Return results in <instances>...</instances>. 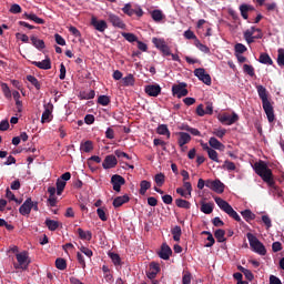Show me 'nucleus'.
I'll return each instance as SVG.
<instances>
[{
  "label": "nucleus",
  "mask_w": 284,
  "mask_h": 284,
  "mask_svg": "<svg viewBox=\"0 0 284 284\" xmlns=\"http://www.w3.org/2000/svg\"><path fill=\"white\" fill-rule=\"evenodd\" d=\"M225 236V231L222 229L215 230L214 232V237L217 240L219 243H224L226 241Z\"/></svg>",
  "instance_id": "4c0bfd02"
},
{
  "label": "nucleus",
  "mask_w": 284,
  "mask_h": 284,
  "mask_svg": "<svg viewBox=\"0 0 284 284\" xmlns=\"http://www.w3.org/2000/svg\"><path fill=\"white\" fill-rule=\"evenodd\" d=\"M183 284H191L192 283V274L185 273L182 278Z\"/></svg>",
  "instance_id": "338daca9"
},
{
  "label": "nucleus",
  "mask_w": 284,
  "mask_h": 284,
  "mask_svg": "<svg viewBox=\"0 0 284 284\" xmlns=\"http://www.w3.org/2000/svg\"><path fill=\"white\" fill-rule=\"evenodd\" d=\"M205 186L212 190L214 193L223 194L224 192V184L220 180H207Z\"/></svg>",
  "instance_id": "1a4fd4ad"
},
{
  "label": "nucleus",
  "mask_w": 284,
  "mask_h": 284,
  "mask_svg": "<svg viewBox=\"0 0 284 284\" xmlns=\"http://www.w3.org/2000/svg\"><path fill=\"white\" fill-rule=\"evenodd\" d=\"M77 233L79 235V239L82 240V241H89L90 242L91 239H92V233L90 231L84 232L83 229H78Z\"/></svg>",
  "instance_id": "cd10ccee"
},
{
  "label": "nucleus",
  "mask_w": 284,
  "mask_h": 284,
  "mask_svg": "<svg viewBox=\"0 0 284 284\" xmlns=\"http://www.w3.org/2000/svg\"><path fill=\"white\" fill-rule=\"evenodd\" d=\"M97 214H98L99 219L102 222H106L108 221V216L105 214V211L102 207L97 209Z\"/></svg>",
  "instance_id": "4d7b16f0"
},
{
  "label": "nucleus",
  "mask_w": 284,
  "mask_h": 284,
  "mask_svg": "<svg viewBox=\"0 0 284 284\" xmlns=\"http://www.w3.org/2000/svg\"><path fill=\"white\" fill-rule=\"evenodd\" d=\"M171 234L173 235V241L174 242H180L181 236H182V229L179 225H175L172 230H171Z\"/></svg>",
  "instance_id": "c756f323"
},
{
  "label": "nucleus",
  "mask_w": 284,
  "mask_h": 284,
  "mask_svg": "<svg viewBox=\"0 0 284 284\" xmlns=\"http://www.w3.org/2000/svg\"><path fill=\"white\" fill-rule=\"evenodd\" d=\"M272 247H273V252L277 253L283 250V244L281 242L276 241L273 243Z\"/></svg>",
  "instance_id": "69168bd1"
},
{
  "label": "nucleus",
  "mask_w": 284,
  "mask_h": 284,
  "mask_svg": "<svg viewBox=\"0 0 284 284\" xmlns=\"http://www.w3.org/2000/svg\"><path fill=\"white\" fill-rule=\"evenodd\" d=\"M130 201V197L128 194L125 195H122V196H116L114 200H113V207L114 209H120L121 206H123L124 204L129 203Z\"/></svg>",
  "instance_id": "4be33fe9"
},
{
  "label": "nucleus",
  "mask_w": 284,
  "mask_h": 284,
  "mask_svg": "<svg viewBox=\"0 0 284 284\" xmlns=\"http://www.w3.org/2000/svg\"><path fill=\"white\" fill-rule=\"evenodd\" d=\"M31 197L27 199L19 209L21 215L27 216L31 213Z\"/></svg>",
  "instance_id": "412c9836"
},
{
  "label": "nucleus",
  "mask_w": 284,
  "mask_h": 284,
  "mask_svg": "<svg viewBox=\"0 0 284 284\" xmlns=\"http://www.w3.org/2000/svg\"><path fill=\"white\" fill-rule=\"evenodd\" d=\"M91 26L100 33H103L108 29V24L104 20H98L97 17H92Z\"/></svg>",
  "instance_id": "2eb2a0df"
},
{
  "label": "nucleus",
  "mask_w": 284,
  "mask_h": 284,
  "mask_svg": "<svg viewBox=\"0 0 284 284\" xmlns=\"http://www.w3.org/2000/svg\"><path fill=\"white\" fill-rule=\"evenodd\" d=\"M31 64L40 70H51L52 69L50 58H45L42 61H32Z\"/></svg>",
  "instance_id": "6ab92c4d"
},
{
  "label": "nucleus",
  "mask_w": 284,
  "mask_h": 284,
  "mask_svg": "<svg viewBox=\"0 0 284 284\" xmlns=\"http://www.w3.org/2000/svg\"><path fill=\"white\" fill-rule=\"evenodd\" d=\"M175 205H176V207H179V209L191 210L192 203H191V202H187V201H185V200H182V199H176V200H175Z\"/></svg>",
  "instance_id": "7c9ffc66"
},
{
  "label": "nucleus",
  "mask_w": 284,
  "mask_h": 284,
  "mask_svg": "<svg viewBox=\"0 0 284 284\" xmlns=\"http://www.w3.org/2000/svg\"><path fill=\"white\" fill-rule=\"evenodd\" d=\"M256 89H257L258 97L262 100V106L266 114L267 121L268 123H273L275 121V114H274V108L268 100L267 89L263 85H257Z\"/></svg>",
  "instance_id": "f257e3e1"
},
{
  "label": "nucleus",
  "mask_w": 284,
  "mask_h": 284,
  "mask_svg": "<svg viewBox=\"0 0 284 284\" xmlns=\"http://www.w3.org/2000/svg\"><path fill=\"white\" fill-rule=\"evenodd\" d=\"M207 155H209V159H211L212 161L217 162V163L221 162L219 160V153L216 152V150H214V149L209 150Z\"/></svg>",
  "instance_id": "3c124183"
},
{
  "label": "nucleus",
  "mask_w": 284,
  "mask_h": 284,
  "mask_svg": "<svg viewBox=\"0 0 284 284\" xmlns=\"http://www.w3.org/2000/svg\"><path fill=\"white\" fill-rule=\"evenodd\" d=\"M258 61L261 64L265 65H273L274 63L268 53H261Z\"/></svg>",
  "instance_id": "2f4dec72"
},
{
  "label": "nucleus",
  "mask_w": 284,
  "mask_h": 284,
  "mask_svg": "<svg viewBox=\"0 0 284 284\" xmlns=\"http://www.w3.org/2000/svg\"><path fill=\"white\" fill-rule=\"evenodd\" d=\"M253 10H254V7L248 6V4H242L240 7L241 16L243 17L244 20L248 19V12L253 11Z\"/></svg>",
  "instance_id": "bb28decb"
},
{
  "label": "nucleus",
  "mask_w": 284,
  "mask_h": 284,
  "mask_svg": "<svg viewBox=\"0 0 284 284\" xmlns=\"http://www.w3.org/2000/svg\"><path fill=\"white\" fill-rule=\"evenodd\" d=\"M254 30H255V27H251V29H247L244 32V39L247 42V44L254 43V40H255V37L253 36L254 34Z\"/></svg>",
  "instance_id": "393cba45"
},
{
  "label": "nucleus",
  "mask_w": 284,
  "mask_h": 284,
  "mask_svg": "<svg viewBox=\"0 0 284 284\" xmlns=\"http://www.w3.org/2000/svg\"><path fill=\"white\" fill-rule=\"evenodd\" d=\"M111 184L113 185V191L120 193L121 186L125 184V179L119 174H114L111 178Z\"/></svg>",
  "instance_id": "9b49d317"
},
{
  "label": "nucleus",
  "mask_w": 284,
  "mask_h": 284,
  "mask_svg": "<svg viewBox=\"0 0 284 284\" xmlns=\"http://www.w3.org/2000/svg\"><path fill=\"white\" fill-rule=\"evenodd\" d=\"M214 210V203H202L201 205V212L205 214H212Z\"/></svg>",
  "instance_id": "c9c22d12"
},
{
  "label": "nucleus",
  "mask_w": 284,
  "mask_h": 284,
  "mask_svg": "<svg viewBox=\"0 0 284 284\" xmlns=\"http://www.w3.org/2000/svg\"><path fill=\"white\" fill-rule=\"evenodd\" d=\"M55 185H57V194L61 195L67 186V182H64L61 179H58Z\"/></svg>",
  "instance_id": "ea45409f"
},
{
  "label": "nucleus",
  "mask_w": 284,
  "mask_h": 284,
  "mask_svg": "<svg viewBox=\"0 0 284 284\" xmlns=\"http://www.w3.org/2000/svg\"><path fill=\"white\" fill-rule=\"evenodd\" d=\"M152 187V183H150L149 181H142L140 182V189H139V194L141 195H145L148 190H150Z\"/></svg>",
  "instance_id": "c85d7f7f"
},
{
  "label": "nucleus",
  "mask_w": 284,
  "mask_h": 284,
  "mask_svg": "<svg viewBox=\"0 0 284 284\" xmlns=\"http://www.w3.org/2000/svg\"><path fill=\"white\" fill-rule=\"evenodd\" d=\"M152 43L154 44V47L158 50H161L162 48H164L166 45L165 41L162 39H158V38H153L152 39Z\"/></svg>",
  "instance_id": "09e8293b"
},
{
  "label": "nucleus",
  "mask_w": 284,
  "mask_h": 284,
  "mask_svg": "<svg viewBox=\"0 0 284 284\" xmlns=\"http://www.w3.org/2000/svg\"><path fill=\"white\" fill-rule=\"evenodd\" d=\"M178 136H180V139H178V145H180L181 148L192 141L191 134L183 131L178 132Z\"/></svg>",
  "instance_id": "aec40b11"
},
{
  "label": "nucleus",
  "mask_w": 284,
  "mask_h": 284,
  "mask_svg": "<svg viewBox=\"0 0 284 284\" xmlns=\"http://www.w3.org/2000/svg\"><path fill=\"white\" fill-rule=\"evenodd\" d=\"M69 32L72 36H74L75 38H81L82 37L81 31L79 29H77V27H74V26L69 27Z\"/></svg>",
  "instance_id": "13d9d810"
},
{
  "label": "nucleus",
  "mask_w": 284,
  "mask_h": 284,
  "mask_svg": "<svg viewBox=\"0 0 284 284\" xmlns=\"http://www.w3.org/2000/svg\"><path fill=\"white\" fill-rule=\"evenodd\" d=\"M17 257V263H14V268L16 270H22V271H27L28 270V266H29V256H28V253L27 252H22V253H17L16 255Z\"/></svg>",
  "instance_id": "423d86ee"
},
{
  "label": "nucleus",
  "mask_w": 284,
  "mask_h": 284,
  "mask_svg": "<svg viewBox=\"0 0 284 284\" xmlns=\"http://www.w3.org/2000/svg\"><path fill=\"white\" fill-rule=\"evenodd\" d=\"M172 254L173 251L166 243H163L160 247V252H158V256H160V258H162L163 261H169Z\"/></svg>",
  "instance_id": "ddd939ff"
},
{
  "label": "nucleus",
  "mask_w": 284,
  "mask_h": 284,
  "mask_svg": "<svg viewBox=\"0 0 284 284\" xmlns=\"http://www.w3.org/2000/svg\"><path fill=\"white\" fill-rule=\"evenodd\" d=\"M277 63L280 67H284V50L278 49Z\"/></svg>",
  "instance_id": "680f3d73"
},
{
  "label": "nucleus",
  "mask_w": 284,
  "mask_h": 284,
  "mask_svg": "<svg viewBox=\"0 0 284 284\" xmlns=\"http://www.w3.org/2000/svg\"><path fill=\"white\" fill-rule=\"evenodd\" d=\"M122 81L124 82V87H133L135 84V78L132 74L122 78Z\"/></svg>",
  "instance_id": "c03bdc74"
},
{
  "label": "nucleus",
  "mask_w": 284,
  "mask_h": 284,
  "mask_svg": "<svg viewBox=\"0 0 284 284\" xmlns=\"http://www.w3.org/2000/svg\"><path fill=\"white\" fill-rule=\"evenodd\" d=\"M194 75L197 77L200 81H202L205 85L211 87L212 85V78L210 74L205 72L203 68H197L194 70Z\"/></svg>",
  "instance_id": "0eeeda50"
},
{
  "label": "nucleus",
  "mask_w": 284,
  "mask_h": 284,
  "mask_svg": "<svg viewBox=\"0 0 284 284\" xmlns=\"http://www.w3.org/2000/svg\"><path fill=\"white\" fill-rule=\"evenodd\" d=\"M222 169L226 170L227 172H233L236 170V165H235V163L226 160V161H224Z\"/></svg>",
  "instance_id": "a18cd8bd"
},
{
  "label": "nucleus",
  "mask_w": 284,
  "mask_h": 284,
  "mask_svg": "<svg viewBox=\"0 0 284 284\" xmlns=\"http://www.w3.org/2000/svg\"><path fill=\"white\" fill-rule=\"evenodd\" d=\"M154 181L156 183L158 186H163L164 182H165V175L163 173H158L154 176Z\"/></svg>",
  "instance_id": "de8ad7c7"
},
{
  "label": "nucleus",
  "mask_w": 284,
  "mask_h": 284,
  "mask_svg": "<svg viewBox=\"0 0 284 284\" xmlns=\"http://www.w3.org/2000/svg\"><path fill=\"white\" fill-rule=\"evenodd\" d=\"M243 71H244L245 73H247L250 77H254V75H255L254 67L251 65V64L245 63V64L243 65Z\"/></svg>",
  "instance_id": "5fc2aeb1"
},
{
  "label": "nucleus",
  "mask_w": 284,
  "mask_h": 284,
  "mask_svg": "<svg viewBox=\"0 0 284 284\" xmlns=\"http://www.w3.org/2000/svg\"><path fill=\"white\" fill-rule=\"evenodd\" d=\"M24 18L34 21L37 24H44L45 21L42 18H38L34 13H24Z\"/></svg>",
  "instance_id": "f704fd0d"
},
{
  "label": "nucleus",
  "mask_w": 284,
  "mask_h": 284,
  "mask_svg": "<svg viewBox=\"0 0 284 284\" xmlns=\"http://www.w3.org/2000/svg\"><path fill=\"white\" fill-rule=\"evenodd\" d=\"M160 271H161L160 265L155 262H152L149 266V270L146 271L148 278L151 281L155 280Z\"/></svg>",
  "instance_id": "dca6fc26"
},
{
  "label": "nucleus",
  "mask_w": 284,
  "mask_h": 284,
  "mask_svg": "<svg viewBox=\"0 0 284 284\" xmlns=\"http://www.w3.org/2000/svg\"><path fill=\"white\" fill-rule=\"evenodd\" d=\"M235 51L242 54L244 52H247V47H245V44L243 43H236Z\"/></svg>",
  "instance_id": "e2e57ef3"
},
{
  "label": "nucleus",
  "mask_w": 284,
  "mask_h": 284,
  "mask_svg": "<svg viewBox=\"0 0 284 284\" xmlns=\"http://www.w3.org/2000/svg\"><path fill=\"white\" fill-rule=\"evenodd\" d=\"M268 284H283L281 280L275 275H270V283Z\"/></svg>",
  "instance_id": "774afa93"
},
{
  "label": "nucleus",
  "mask_w": 284,
  "mask_h": 284,
  "mask_svg": "<svg viewBox=\"0 0 284 284\" xmlns=\"http://www.w3.org/2000/svg\"><path fill=\"white\" fill-rule=\"evenodd\" d=\"M54 39L55 42L61 47H64L67 44L65 39L60 33H55Z\"/></svg>",
  "instance_id": "bf43d9fd"
},
{
  "label": "nucleus",
  "mask_w": 284,
  "mask_h": 284,
  "mask_svg": "<svg viewBox=\"0 0 284 284\" xmlns=\"http://www.w3.org/2000/svg\"><path fill=\"white\" fill-rule=\"evenodd\" d=\"M44 225L45 227H48L50 231H55V230H59L61 223L59 221H55V220H49L47 219L44 221Z\"/></svg>",
  "instance_id": "a878e982"
},
{
  "label": "nucleus",
  "mask_w": 284,
  "mask_h": 284,
  "mask_svg": "<svg viewBox=\"0 0 284 284\" xmlns=\"http://www.w3.org/2000/svg\"><path fill=\"white\" fill-rule=\"evenodd\" d=\"M111 103L110 97L109 95H99L98 97V104L99 105H109Z\"/></svg>",
  "instance_id": "49530a36"
},
{
  "label": "nucleus",
  "mask_w": 284,
  "mask_h": 284,
  "mask_svg": "<svg viewBox=\"0 0 284 284\" xmlns=\"http://www.w3.org/2000/svg\"><path fill=\"white\" fill-rule=\"evenodd\" d=\"M214 202L230 217H232L233 220H235L239 223L242 222L240 215L237 214V212L233 209V206L229 202H225L221 197H214Z\"/></svg>",
  "instance_id": "7ed1b4c3"
},
{
  "label": "nucleus",
  "mask_w": 284,
  "mask_h": 284,
  "mask_svg": "<svg viewBox=\"0 0 284 284\" xmlns=\"http://www.w3.org/2000/svg\"><path fill=\"white\" fill-rule=\"evenodd\" d=\"M55 267L60 271H64L68 267L67 261L62 257L55 260Z\"/></svg>",
  "instance_id": "79ce46f5"
},
{
  "label": "nucleus",
  "mask_w": 284,
  "mask_h": 284,
  "mask_svg": "<svg viewBox=\"0 0 284 284\" xmlns=\"http://www.w3.org/2000/svg\"><path fill=\"white\" fill-rule=\"evenodd\" d=\"M27 81H29V83H31L37 90H41L42 84L41 82L33 75H27Z\"/></svg>",
  "instance_id": "e433bc0d"
},
{
  "label": "nucleus",
  "mask_w": 284,
  "mask_h": 284,
  "mask_svg": "<svg viewBox=\"0 0 284 284\" xmlns=\"http://www.w3.org/2000/svg\"><path fill=\"white\" fill-rule=\"evenodd\" d=\"M239 121V114L237 113H223L220 116V122L225 124V125H232Z\"/></svg>",
  "instance_id": "f8f14e48"
},
{
  "label": "nucleus",
  "mask_w": 284,
  "mask_h": 284,
  "mask_svg": "<svg viewBox=\"0 0 284 284\" xmlns=\"http://www.w3.org/2000/svg\"><path fill=\"white\" fill-rule=\"evenodd\" d=\"M121 11L124 12V14H126L128 17L136 16L141 18L144 16V11L143 9H141V7H136V9H133L130 3L125 4V7H122Z\"/></svg>",
  "instance_id": "6e6552de"
},
{
  "label": "nucleus",
  "mask_w": 284,
  "mask_h": 284,
  "mask_svg": "<svg viewBox=\"0 0 284 284\" xmlns=\"http://www.w3.org/2000/svg\"><path fill=\"white\" fill-rule=\"evenodd\" d=\"M114 155L118 158V159H128V160H131V156L125 153L124 151L118 149L114 151Z\"/></svg>",
  "instance_id": "6e6d98bb"
},
{
  "label": "nucleus",
  "mask_w": 284,
  "mask_h": 284,
  "mask_svg": "<svg viewBox=\"0 0 284 284\" xmlns=\"http://www.w3.org/2000/svg\"><path fill=\"white\" fill-rule=\"evenodd\" d=\"M122 37L125 38L126 41H129L130 43H133V42H138V37L134 34V33H122Z\"/></svg>",
  "instance_id": "603ef678"
},
{
  "label": "nucleus",
  "mask_w": 284,
  "mask_h": 284,
  "mask_svg": "<svg viewBox=\"0 0 284 284\" xmlns=\"http://www.w3.org/2000/svg\"><path fill=\"white\" fill-rule=\"evenodd\" d=\"M209 144L214 150L223 151L225 146L214 136L210 138Z\"/></svg>",
  "instance_id": "b1692460"
},
{
  "label": "nucleus",
  "mask_w": 284,
  "mask_h": 284,
  "mask_svg": "<svg viewBox=\"0 0 284 284\" xmlns=\"http://www.w3.org/2000/svg\"><path fill=\"white\" fill-rule=\"evenodd\" d=\"M156 133L160 134V135L166 136L168 140L170 139V135H171L166 124L159 125L156 128Z\"/></svg>",
  "instance_id": "473e14b6"
},
{
  "label": "nucleus",
  "mask_w": 284,
  "mask_h": 284,
  "mask_svg": "<svg viewBox=\"0 0 284 284\" xmlns=\"http://www.w3.org/2000/svg\"><path fill=\"white\" fill-rule=\"evenodd\" d=\"M109 257L111 258L112 263L114 265H121V257L119 253H109Z\"/></svg>",
  "instance_id": "8fccbe9b"
},
{
  "label": "nucleus",
  "mask_w": 284,
  "mask_h": 284,
  "mask_svg": "<svg viewBox=\"0 0 284 284\" xmlns=\"http://www.w3.org/2000/svg\"><path fill=\"white\" fill-rule=\"evenodd\" d=\"M250 247L253 252L260 254L261 256H265L267 254V250L265 245H263L260 240L256 237V235H253L252 233L246 234Z\"/></svg>",
  "instance_id": "20e7f679"
},
{
  "label": "nucleus",
  "mask_w": 284,
  "mask_h": 284,
  "mask_svg": "<svg viewBox=\"0 0 284 284\" xmlns=\"http://www.w3.org/2000/svg\"><path fill=\"white\" fill-rule=\"evenodd\" d=\"M44 111L41 115V123H49L50 122V118L53 111V104L52 103H47L43 105Z\"/></svg>",
  "instance_id": "f3484780"
},
{
  "label": "nucleus",
  "mask_w": 284,
  "mask_h": 284,
  "mask_svg": "<svg viewBox=\"0 0 284 284\" xmlns=\"http://www.w3.org/2000/svg\"><path fill=\"white\" fill-rule=\"evenodd\" d=\"M181 130L189 132L193 136H201V132L197 129L191 128L190 125H183Z\"/></svg>",
  "instance_id": "37998d69"
},
{
  "label": "nucleus",
  "mask_w": 284,
  "mask_h": 284,
  "mask_svg": "<svg viewBox=\"0 0 284 284\" xmlns=\"http://www.w3.org/2000/svg\"><path fill=\"white\" fill-rule=\"evenodd\" d=\"M9 12H11L12 14L22 13V7L19 4H13L11 9H9Z\"/></svg>",
  "instance_id": "052dcab7"
},
{
  "label": "nucleus",
  "mask_w": 284,
  "mask_h": 284,
  "mask_svg": "<svg viewBox=\"0 0 284 284\" xmlns=\"http://www.w3.org/2000/svg\"><path fill=\"white\" fill-rule=\"evenodd\" d=\"M118 159L115 155L110 154L105 156L104 162H102V168H104V170H110V169H114L118 165Z\"/></svg>",
  "instance_id": "4468645a"
},
{
  "label": "nucleus",
  "mask_w": 284,
  "mask_h": 284,
  "mask_svg": "<svg viewBox=\"0 0 284 284\" xmlns=\"http://www.w3.org/2000/svg\"><path fill=\"white\" fill-rule=\"evenodd\" d=\"M241 214L246 222H251L256 219V215L250 209L242 211Z\"/></svg>",
  "instance_id": "72a5a7b5"
},
{
  "label": "nucleus",
  "mask_w": 284,
  "mask_h": 284,
  "mask_svg": "<svg viewBox=\"0 0 284 284\" xmlns=\"http://www.w3.org/2000/svg\"><path fill=\"white\" fill-rule=\"evenodd\" d=\"M253 170L257 175L262 178V180L267 183L270 187H275V182L273 179V172L267 166V164L263 161H260L253 165Z\"/></svg>",
  "instance_id": "f03ea898"
},
{
  "label": "nucleus",
  "mask_w": 284,
  "mask_h": 284,
  "mask_svg": "<svg viewBox=\"0 0 284 284\" xmlns=\"http://www.w3.org/2000/svg\"><path fill=\"white\" fill-rule=\"evenodd\" d=\"M161 91H162V89L159 84H149L145 87V93L149 97L156 98L161 94Z\"/></svg>",
  "instance_id": "a211bd4d"
},
{
  "label": "nucleus",
  "mask_w": 284,
  "mask_h": 284,
  "mask_svg": "<svg viewBox=\"0 0 284 284\" xmlns=\"http://www.w3.org/2000/svg\"><path fill=\"white\" fill-rule=\"evenodd\" d=\"M31 43L39 51H42L45 49V42L43 40L38 39L36 36L31 37Z\"/></svg>",
  "instance_id": "5701e85b"
},
{
  "label": "nucleus",
  "mask_w": 284,
  "mask_h": 284,
  "mask_svg": "<svg viewBox=\"0 0 284 284\" xmlns=\"http://www.w3.org/2000/svg\"><path fill=\"white\" fill-rule=\"evenodd\" d=\"M77 260L82 268L87 267L85 260H84V256L82 255V253H77Z\"/></svg>",
  "instance_id": "0e129e2a"
},
{
  "label": "nucleus",
  "mask_w": 284,
  "mask_h": 284,
  "mask_svg": "<svg viewBox=\"0 0 284 284\" xmlns=\"http://www.w3.org/2000/svg\"><path fill=\"white\" fill-rule=\"evenodd\" d=\"M1 89L7 99H10L12 97L11 90L7 83H1Z\"/></svg>",
  "instance_id": "864d4df0"
},
{
  "label": "nucleus",
  "mask_w": 284,
  "mask_h": 284,
  "mask_svg": "<svg viewBox=\"0 0 284 284\" xmlns=\"http://www.w3.org/2000/svg\"><path fill=\"white\" fill-rule=\"evenodd\" d=\"M151 17H152V19H153L155 22H160V21L163 20V17H164V16H163V12H162L161 10L155 9V10L152 11Z\"/></svg>",
  "instance_id": "a19ab883"
},
{
  "label": "nucleus",
  "mask_w": 284,
  "mask_h": 284,
  "mask_svg": "<svg viewBox=\"0 0 284 284\" xmlns=\"http://www.w3.org/2000/svg\"><path fill=\"white\" fill-rule=\"evenodd\" d=\"M80 150L83 153H90L93 150V143L91 141H87L84 143H81Z\"/></svg>",
  "instance_id": "58836bf2"
},
{
  "label": "nucleus",
  "mask_w": 284,
  "mask_h": 284,
  "mask_svg": "<svg viewBox=\"0 0 284 284\" xmlns=\"http://www.w3.org/2000/svg\"><path fill=\"white\" fill-rule=\"evenodd\" d=\"M187 84L185 82H180L178 84L172 85V95L176 97L178 99H182L186 97L190 91L186 89Z\"/></svg>",
  "instance_id": "39448f33"
},
{
  "label": "nucleus",
  "mask_w": 284,
  "mask_h": 284,
  "mask_svg": "<svg viewBox=\"0 0 284 284\" xmlns=\"http://www.w3.org/2000/svg\"><path fill=\"white\" fill-rule=\"evenodd\" d=\"M108 20L114 28H118L121 30H124L126 28V24L123 22V20L118 14L109 13Z\"/></svg>",
  "instance_id": "9d476101"
}]
</instances>
